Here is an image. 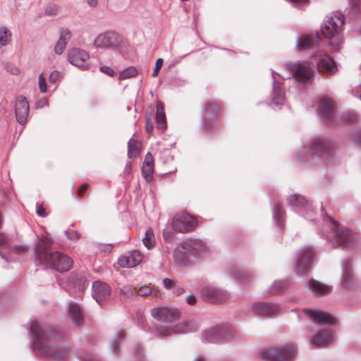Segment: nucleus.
Returning <instances> with one entry per match:
<instances>
[{
    "label": "nucleus",
    "instance_id": "bb28decb",
    "mask_svg": "<svg viewBox=\"0 0 361 361\" xmlns=\"http://www.w3.org/2000/svg\"><path fill=\"white\" fill-rule=\"evenodd\" d=\"M204 127L207 131H210L209 123L213 121V117L219 112V106L215 103H209L205 105Z\"/></svg>",
    "mask_w": 361,
    "mask_h": 361
},
{
    "label": "nucleus",
    "instance_id": "7ed1b4c3",
    "mask_svg": "<svg viewBox=\"0 0 361 361\" xmlns=\"http://www.w3.org/2000/svg\"><path fill=\"white\" fill-rule=\"evenodd\" d=\"M331 142L323 137H314L303 146L302 151L298 155L302 163H307L314 157L321 160L328 159L330 157Z\"/></svg>",
    "mask_w": 361,
    "mask_h": 361
},
{
    "label": "nucleus",
    "instance_id": "393cba45",
    "mask_svg": "<svg viewBox=\"0 0 361 361\" xmlns=\"http://www.w3.org/2000/svg\"><path fill=\"white\" fill-rule=\"evenodd\" d=\"M180 247L187 252L202 254L206 251L204 243L199 239H187L180 244Z\"/></svg>",
    "mask_w": 361,
    "mask_h": 361
},
{
    "label": "nucleus",
    "instance_id": "c756f323",
    "mask_svg": "<svg viewBox=\"0 0 361 361\" xmlns=\"http://www.w3.org/2000/svg\"><path fill=\"white\" fill-rule=\"evenodd\" d=\"M310 290L318 295H326L331 292L332 288L314 279H312L308 284Z\"/></svg>",
    "mask_w": 361,
    "mask_h": 361
},
{
    "label": "nucleus",
    "instance_id": "0eeeda50",
    "mask_svg": "<svg viewBox=\"0 0 361 361\" xmlns=\"http://www.w3.org/2000/svg\"><path fill=\"white\" fill-rule=\"evenodd\" d=\"M344 23V17L339 12H333L326 16L321 26V32L324 37L331 39L340 32Z\"/></svg>",
    "mask_w": 361,
    "mask_h": 361
},
{
    "label": "nucleus",
    "instance_id": "9d476101",
    "mask_svg": "<svg viewBox=\"0 0 361 361\" xmlns=\"http://www.w3.org/2000/svg\"><path fill=\"white\" fill-rule=\"evenodd\" d=\"M201 297L210 302H221L228 298L226 290L213 285H207L200 290Z\"/></svg>",
    "mask_w": 361,
    "mask_h": 361
},
{
    "label": "nucleus",
    "instance_id": "4468645a",
    "mask_svg": "<svg viewBox=\"0 0 361 361\" xmlns=\"http://www.w3.org/2000/svg\"><path fill=\"white\" fill-rule=\"evenodd\" d=\"M196 224V221L188 214H182L172 219L171 227L176 231L180 233L192 231Z\"/></svg>",
    "mask_w": 361,
    "mask_h": 361
},
{
    "label": "nucleus",
    "instance_id": "ddd939ff",
    "mask_svg": "<svg viewBox=\"0 0 361 361\" xmlns=\"http://www.w3.org/2000/svg\"><path fill=\"white\" fill-rule=\"evenodd\" d=\"M121 42L118 34L115 32H106L99 35L94 41V45L97 48L109 49L115 48Z\"/></svg>",
    "mask_w": 361,
    "mask_h": 361
},
{
    "label": "nucleus",
    "instance_id": "ea45409f",
    "mask_svg": "<svg viewBox=\"0 0 361 361\" xmlns=\"http://www.w3.org/2000/svg\"><path fill=\"white\" fill-rule=\"evenodd\" d=\"M118 264L123 268L135 267L134 263L132 262L128 253L121 256L118 259Z\"/></svg>",
    "mask_w": 361,
    "mask_h": 361
},
{
    "label": "nucleus",
    "instance_id": "a19ab883",
    "mask_svg": "<svg viewBox=\"0 0 361 361\" xmlns=\"http://www.w3.org/2000/svg\"><path fill=\"white\" fill-rule=\"evenodd\" d=\"M187 80L180 77H173L169 82V87L171 89H176L185 86L187 84Z\"/></svg>",
    "mask_w": 361,
    "mask_h": 361
},
{
    "label": "nucleus",
    "instance_id": "c9c22d12",
    "mask_svg": "<svg viewBox=\"0 0 361 361\" xmlns=\"http://www.w3.org/2000/svg\"><path fill=\"white\" fill-rule=\"evenodd\" d=\"M11 39V32L5 26L0 27V44L6 46L8 44Z\"/></svg>",
    "mask_w": 361,
    "mask_h": 361
},
{
    "label": "nucleus",
    "instance_id": "f03ea898",
    "mask_svg": "<svg viewBox=\"0 0 361 361\" xmlns=\"http://www.w3.org/2000/svg\"><path fill=\"white\" fill-rule=\"evenodd\" d=\"M50 244L51 242L47 238H38L36 241L33 258L37 265L49 264L52 269L61 273L68 271L73 265V260L59 252H48Z\"/></svg>",
    "mask_w": 361,
    "mask_h": 361
},
{
    "label": "nucleus",
    "instance_id": "6ab92c4d",
    "mask_svg": "<svg viewBox=\"0 0 361 361\" xmlns=\"http://www.w3.org/2000/svg\"><path fill=\"white\" fill-rule=\"evenodd\" d=\"M302 312L307 317L319 324L333 325L336 322L335 319L326 312L310 308H304Z\"/></svg>",
    "mask_w": 361,
    "mask_h": 361
},
{
    "label": "nucleus",
    "instance_id": "a878e982",
    "mask_svg": "<svg viewBox=\"0 0 361 361\" xmlns=\"http://www.w3.org/2000/svg\"><path fill=\"white\" fill-rule=\"evenodd\" d=\"M317 68L319 72L329 74H333L337 71V67L334 59L328 55H325L319 59Z\"/></svg>",
    "mask_w": 361,
    "mask_h": 361
},
{
    "label": "nucleus",
    "instance_id": "37998d69",
    "mask_svg": "<svg viewBox=\"0 0 361 361\" xmlns=\"http://www.w3.org/2000/svg\"><path fill=\"white\" fill-rule=\"evenodd\" d=\"M154 171V165H143L142 167V173L143 177L146 179L147 182L150 181L152 179V173Z\"/></svg>",
    "mask_w": 361,
    "mask_h": 361
},
{
    "label": "nucleus",
    "instance_id": "aec40b11",
    "mask_svg": "<svg viewBox=\"0 0 361 361\" xmlns=\"http://www.w3.org/2000/svg\"><path fill=\"white\" fill-rule=\"evenodd\" d=\"M29 102L23 96H19L16 99L15 114L18 123L20 125H25L29 116Z\"/></svg>",
    "mask_w": 361,
    "mask_h": 361
},
{
    "label": "nucleus",
    "instance_id": "864d4df0",
    "mask_svg": "<svg viewBox=\"0 0 361 361\" xmlns=\"http://www.w3.org/2000/svg\"><path fill=\"white\" fill-rule=\"evenodd\" d=\"M67 238L71 240H76L80 238V234L73 230H67L65 231Z\"/></svg>",
    "mask_w": 361,
    "mask_h": 361
},
{
    "label": "nucleus",
    "instance_id": "423d86ee",
    "mask_svg": "<svg viewBox=\"0 0 361 361\" xmlns=\"http://www.w3.org/2000/svg\"><path fill=\"white\" fill-rule=\"evenodd\" d=\"M286 69L298 83L302 85L308 84L314 74V70L308 61L288 63Z\"/></svg>",
    "mask_w": 361,
    "mask_h": 361
},
{
    "label": "nucleus",
    "instance_id": "0e129e2a",
    "mask_svg": "<svg viewBox=\"0 0 361 361\" xmlns=\"http://www.w3.org/2000/svg\"><path fill=\"white\" fill-rule=\"evenodd\" d=\"M146 131L148 134H151L153 132L154 127L152 121L149 118L146 120Z\"/></svg>",
    "mask_w": 361,
    "mask_h": 361
},
{
    "label": "nucleus",
    "instance_id": "20e7f679",
    "mask_svg": "<svg viewBox=\"0 0 361 361\" xmlns=\"http://www.w3.org/2000/svg\"><path fill=\"white\" fill-rule=\"evenodd\" d=\"M297 354V348L293 343H288L277 348L264 349L261 356L270 361H293Z\"/></svg>",
    "mask_w": 361,
    "mask_h": 361
},
{
    "label": "nucleus",
    "instance_id": "e2e57ef3",
    "mask_svg": "<svg viewBox=\"0 0 361 361\" xmlns=\"http://www.w3.org/2000/svg\"><path fill=\"white\" fill-rule=\"evenodd\" d=\"M36 212L37 214L41 217H45L47 216L45 209L42 205L37 206Z\"/></svg>",
    "mask_w": 361,
    "mask_h": 361
},
{
    "label": "nucleus",
    "instance_id": "a211bd4d",
    "mask_svg": "<svg viewBox=\"0 0 361 361\" xmlns=\"http://www.w3.org/2000/svg\"><path fill=\"white\" fill-rule=\"evenodd\" d=\"M111 293V287L108 283L100 281L92 283V295L99 305L110 298Z\"/></svg>",
    "mask_w": 361,
    "mask_h": 361
},
{
    "label": "nucleus",
    "instance_id": "473e14b6",
    "mask_svg": "<svg viewBox=\"0 0 361 361\" xmlns=\"http://www.w3.org/2000/svg\"><path fill=\"white\" fill-rule=\"evenodd\" d=\"M273 217L276 221V225L281 226L283 222V206L280 202H276L274 204L273 209Z\"/></svg>",
    "mask_w": 361,
    "mask_h": 361
},
{
    "label": "nucleus",
    "instance_id": "412c9836",
    "mask_svg": "<svg viewBox=\"0 0 361 361\" xmlns=\"http://www.w3.org/2000/svg\"><path fill=\"white\" fill-rule=\"evenodd\" d=\"M68 61L73 66L83 68L90 58L89 54L81 49L73 48L67 54Z\"/></svg>",
    "mask_w": 361,
    "mask_h": 361
},
{
    "label": "nucleus",
    "instance_id": "6e6d98bb",
    "mask_svg": "<svg viewBox=\"0 0 361 361\" xmlns=\"http://www.w3.org/2000/svg\"><path fill=\"white\" fill-rule=\"evenodd\" d=\"M234 275L236 278L240 279H246L249 277V274L241 269L236 270V271L234 272Z\"/></svg>",
    "mask_w": 361,
    "mask_h": 361
},
{
    "label": "nucleus",
    "instance_id": "7c9ffc66",
    "mask_svg": "<svg viewBox=\"0 0 361 361\" xmlns=\"http://www.w3.org/2000/svg\"><path fill=\"white\" fill-rule=\"evenodd\" d=\"M156 121L157 128L161 133L166 128V120L164 110V105L161 102L157 103Z\"/></svg>",
    "mask_w": 361,
    "mask_h": 361
},
{
    "label": "nucleus",
    "instance_id": "2f4dec72",
    "mask_svg": "<svg viewBox=\"0 0 361 361\" xmlns=\"http://www.w3.org/2000/svg\"><path fill=\"white\" fill-rule=\"evenodd\" d=\"M353 280L351 262L348 261L342 264V284L344 287H349Z\"/></svg>",
    "mask_w": 361,
    "mask_h": 361
},
{
    "label": "nucleus",
    "instance_id": "cd10ccee",
    "mask_svg": "<svg viewBox=\"0 0 361 361\" xmlns=\"http://www.w3.org/2000/svg\"><path fill=\"white\" fill-rule=\"evenodd\" d=\"M68 313L71 320L76 326H79L83 324L84 316L78 304H71L69 306Z\"/></svg>",
    "mask_w": 361,
    "mask_h": 361
},
{
    "label": "nucleus",
    "instance_id": "c03bdc74",
    "mask_svg": "<svg viewBox=\"0 0 361 361\" xmlns=\"http://www.w3.org/2000/svg\"><path fill=\"white\" fill-rule=\"evenodd\" d=\"M59 11V6L54 3L48 4L44 8V14L47 16H56Z\"/></svg>",
    "mask_w": 361,
    "mask_h": 361
},
{
    "label": "nucleus",
    "instance_id": "8fccbe9b",
    "mask_svg": "<svg viewBox=\"0 0 361 361\" xmlns=\"http://www.w3.org/2000/svg\"><path fill=\"white\" fill-rule=\"evenodd\" d=\"M152 292L150 287L147 286H141L137 290H135V295L145 297L149 295Z\"/></svg>",
    "mask_w": 361,
    "mask_h": 361
},
{
    "label": "nucleus",
    "instance_id": "2eb2a0df",
    "mask_svg": "<svg viewBox=\"0 0 361 361\" xmlns=\"http://www.w3.org/2000/svg\"><path fill=\"white\" fill-rule=\"evenodd\" d=\"M271 76L273 85V90L271 94V101L275 105L281 106L285 100V92L281 81L284 80L285 78H281V80L278 79L276 76L280 78L281 75L273 70L271 71Z\"/></svg>",
    "mask_w": 361,
    "mask_h": 361
},
{
    "label": "nucleus",
    "instance_id": "9b49d317",
    "mask_svg": "<svg viewBox=\"0 0 361 361\" xmlns=\"http://www.w3.org/2000/svg\"><path fill=\"white\" fill-rule=\"evenodd\" d=\"M334 109V102L331 98L324 97L320 99L317 114L322 121L326 125L332 123Z\"/></svg>",
    "mask_w": 361,
    "mask_h": 361
},
{
    "label": "nucleus",
    "instance_id": "5fc2aeb1",
    "mask_svg": "<svg viewBox=\"0 0 361 361\" xmlns=\"http://www.w3.org/2000/svg\"><path fill=\"white\" fill-rule=\"evenodd\" d=\"M329 44L332 50L335 52H337L339 51L341 49L342 40L336 39L335 42L331 41Z\"/></svg>",
    "mask_w": 361,
    "mask_h": 361
},
{
    "label": "nucleus",
    "instance_id": "1a4fd4ad",
    "mask_svg": "<svg viewBox=\"0 0 361 361\" xmlns=\"http://www.w3.org/2000/svg\"><path fill=\"white\" fill-rule=\"evenodd\" d=\"M288 204L293 211L302 214L306 219H310L314 209L310 203L304 197L298 194H293L288 199Z\"/></svg>",
    "mask_w": 361,
    "mask_h": 361
},
{
    "label": "nucleus",
    "instance_id": "6e6552de",
    "mask_svg": "<svg viewBox=\"0 0 361 361\" xmlns=\"http://www.w3.org/2000/svg\"><path fill=\"white\" fill-rule=\"evenodd\" d=\"M234 330L230 326H216L209 328L202 335L203 341L209 343H218L233 338Z\"/></svg>",
    "mask_w": 361,
    "mask_h": 361
},
{
    "label": "nucleus",
    "instance_id": "79ce46f5",
    "mask_svg": "<svg viewBox=\"0 0 361 361\" xmlns=\"http://www.w3.org/2000/svg\"><path fill=\"white\" fill-rule=\"evenodd\" d=\"M137 74V69L133 66L126 68L125 70L120 73V79H127L135 76Z\"/></svg>",
    "mask_w": 361,
    "mask_h": 361
},
{
    "label": "nucleus",
    "instance_id": "39448f33",
    "mask_svg": "<svg viewBox=\"0 0 361 361\" xmlns=\"http://www.w3.org/2000/svg\"><path fill=\"white\" fill-rule=\"evenodd\" d=\"M324 219L330 224L329 227L333 235L332 240L339 245L350 246L354 241L355 237L351 231L338 224L327 214H323Z\"/></svg>",
    "mask_w": 361,
    "mask_h": 361
},
{
    "label": "nucleus",
    "instance_id": "774afa93",
    "mask_svg": "<svg viewBox=\"0 0 361 361\" xmlns=\"http://www.w3.org/2000/svg\"><path fill=\"white\" fill-rule=\"evenodd\" d=\"M186 301L188 305H192L195 304L197 299L194 295L190 294L186 297Z\"/></svg>",
    "mask_w": 361,
    "mask_h": 361
},
{
    "label": "nucleus",
    "instance_id": "f8f14e48",
    "mask_svg": "<svg viewBox=\"0 0 361 361\" xmlns=\"http://www.w3.org/2000/svg\"><path fill=\"white\" fill-rule=\"evenodd\" d=\"M314 256L312 249L306 247L301 250L296 259L294 272L300 276H305L306 270L310 266Z\"/></svg>",
    "mask_w": 361,
    "mask_h": 361
},
{
    "label": "nucleus",
    "instance_id": "13d9d810",
    "mask_svg": "<svg viewBox=\"0 0 361 361\" xmlns=\"http://www.w3.org/2000/svg\"><path fill=\"white\" fill-rule=\"evenodd\" d=\"M78 283L79 286V288L81 290H84L87 286L86 276H82L79 279V281L78 282Z\"/></svg>",
    "mask_w": 361,
    "mask_h": 361
},
{
    "label": "nucleus",
    "instance_id": "338daca9",
    "mask_svg": "<svg viewBox=\"0 0 361 361\" xmlns=\"http://www.w3.org/2000/svg\"><path fill=\"white\" fill-rule=\"evenodd\" d=\"M154 165V163H153V157L152 156V154L148 152L146 156H145V161H144V163H143V165Z\"/></svg>",
    "mask_w": 361,
    "mask_h": 361
},
{
    "label": "nucleus",
    "instance_id": "e433bc0d",
    "mask_svg": "<svg viewBox=\"0 0 361 361\" xmlns=\"http://www.w3.org/2000/svg\"><path fill=\"white\" fill-rule=\"evenodd\" d=\"M125 338V332L123 331H119L117 332L116 335L114 338L111 343V349L113 353H116L118 351L119 345L121 344V341Z\"/></svg>",
    "mask_w": 361,
    "mask_h": 361
},
{
    "label": "nucleus",
    "instance_id": "4d7b16f0",
    "mask_svg": "<svg viewBox=\"0 0 361 361\" xmlns=\"http://www.w3.org/2000/svg\"><path fill=\"white\" fill-rule=\"evenodd\" d=\"M99 70L101 72L106 73L109 76H112L114 74V70L111 67L107 66H100Z\"/></svg>",
    "mask_w": 361,
    "mask_h": 361
},
{
    "label": "nucleus",
    "instance_id": "f257e3e1",
    "mask_svg": "<svg viewBox=\"0 0 361 361\" xmlns=\"http://www.w3.org/2000/svg\"><path fill=\"white\" fill-rule=\"evenodd\" d=\"M28 330L32 336L31 348L36 354L56 361L63 360L68 357L69 350L66 345L54 346L45 343L52 336L49 327H42L32 321L29 324Z\"/></svg>",
    "mask_w": 361,
    "mask_h": 361
},
{
    "label": "nucleus",
    "instance_id": "3c124183",
    "mask_svg": "<svg viewBox=\"0 0 361 361\" xmlns=\"http://www.w3.org/2000/svg\"><path fill=\"white\" fill-rule=\"evenodd\" d=\"M61 73L58 71H52L49 77V81L51 83L55 84L61 79Z\"/></svg>",
    "mask_w": 361,
    "mask_h": 361
},
{
    "label": "nucleus",
    "instance_id": "de8ad7c7",
    "mask_svg": "<svg viewBox=\"0 0 361 361\" xmlns=\"http://www.w3.org/2000/svg\"><path fill=\"white\" fill-rule=\"evenodd\" d=\"M38 85H39V88L40 92L42 93H45L47 90V85L46 78L44 76L43 73H41L39 75Z\"/></svg>",
    "mask_w": 361,
    "mask_h": 361
},
{
    "label": "nucleus",
    "instance_id": "a18cd8bd",
    "mask_svg": "<svg viewBox=\"0 0 361 361\" xmlns=\"http://www.w3.org/2000/svg\"><path fill=\"white\" fill-rule=\"evenodd\" d=\"M128 254L131 258L132 262L134 263L135 267H136L142 261L143 256L140 251L135 250L128 252Z\"/></svg>",
    "mask_w": 361,
    "mask_h": 361
},
{
    "label": "nucleus",
    "instance_id": "49530a36",
    "mask_svg": "<svg viewBox=\"0 0 361 361\" xmlns=\"http://www.w3.org/2000/svg\"><path fill=\"white\" fill-rule=\"evenodd\" d=\"M357 118V114L354 112L345 111L342 114V120L344 122H354Z\"/></svg>",
    "mask_w": 361,
    "mask_h": 361
},
{
    "label": "nucleus",
    "instance_id": "5701e85b",
    "mask_svg": "<svg viewBox=\"0 0 361 361\" xmlns=\"http://www.w3.org/2000/svg\"><path fill=\"white\" fill-rule=\"evenodd\" d=\"M333 341V333L330 330H322L312 338L310 343L314 348H325L330 345Z\"/></svg>",
    "mask_w": 361,
    "mask_h": 361
},
{
    "label": "nucleus",
    "instance_id": "58836bf2",
    "mask_svg": "<svg viewBox=\"0 0 361 361\" xmlns=\"http://www.w3.org/2000/svg\"><path fill=\"white\" fill-rule=\"evenodd\" d=\"M139 154V149L136 146L135 141L131 138L128 142V157L135 158Z\"/></svg>",
    "mask_w": 361,
    "mask_h": 361
},
{
    "label": "nucleus",
    "instance_id": "bf43d9fd",
    "mask_svg": "<svg viewBox=\"0 0 361 361\" xmlns=\"http://www.w3.org/2000/svg\"><path fill=\"white\" fill-rule=\"evenodd\" d=\"M172 289L173 293L176 294V295H180L185 293V289L182 286L177 284H175Z\"/></svg>",
    "mask_w": 361,
    "mask_h": 361
},
{
    "label": "nucleus",
    "instance_id": "680f3d73",
    "mask_svg": "<svg viewBox=\"0 0 361 361\" xmlns=\"http://www.w3.org/2000/svg\"><path fill=\"white\" fill-rule=\"evenodd\" d=\"M163 284L166 289L173 288L175 283L173 281L169 278H165L163 280Z\"/></svg>",
    "mask_w": 361,
    "mask_h": 361
},
{
    "label": "nucleus",
    "instance_id": "052dcab7",
    "mask_svg": "<svg viewBox=\"0 0 361 361\" xmlns=\"http://www.w3.org/2000/svg\"><path fill=\"white\" fill-rule=\"evenodd\" d=\"M294 6L300 7L308 3L309 0H288Z\"/></svg>",
    "mask_w": 361,
    "mask_h": 361
},
{
    "label": "nucleus",
    "instance_id": "72a5a7b5",
    "mask_svg": "<svg viewBox=\"0 0 361 361\" xmlns=\"http://www.w3.org/2000/svg\"><path fill=\"white\" fill-rule=\"evenodd\" d=\"M144 245L147 249H151L155 243L154 235L152 229L149 228L145 231V237L142 238Z\"/></svg>",
    "mask_w": 361,
    "mask_h": 361
},
{
    "label": "nucleus",
    "instance_id": "4be33fe9",
    "mask_svg": "<svg viewBox=\"0 0 361 361\" xmlns=\"http://www.w3.org/2000/svg\"><path fill=\"white\" fill-rule=\"evenodd\" d=\"M252 310L256 314L271 316L279 311L280 306L276 303L258 302L252 305Z\"/></svg>",
    "mask_w": 361,
    "mask_h": 361
},
{
    "label": "nucleus",
    "instance_id": "09e8293b",
    "mask_svg": "<svg viewBox=\"0 0 361 361\" xmlns=\"http://www.w3.org/2000/svg\"><path fill=\"white\" fill-rule=\"evenodd\" d=\"M352 140L357 146H361V128L355 130L351 135Z\"/></svg>",
    "mask_w": 361,
    "mask_h": 361
},
{
    "label": "nucleus",
    "instance_id": "603ef678",
    "mask_svg": "<svg viewBox=\"0 0 361 361\" xmlns=\"http://www.w3.org/2000/svg\"><path fill=\"white\" fill-rule=\"evenodd\" d=\"M163 63H164V61L161 58H159L157 61H156V63H155V68L152 73V76L153 78H155L158 75L159 73V71L161 69V68L163 66Z\"/></svg>",
    "mask_w": 361,
    "mask_h": 361
},
{
    "label": "nucleus",
    "instance_id": "dca6fc26",
    "mask_svg": "<svg viewBox=\"0 0 361 361\" xmlns=\"http://www.w3.org/2000/svg\"><path fill=\"white\" fill-rule=\"evenodd\" d=\"M152 317L159 322L171 323L179 317V312L176 309L167 307H158L151 310Z\"/></svg>",
    "mask_w": 361,
    "mask_h": 361
},
{
    "label": "nucleus",
    "instance_id": "f704fd0d",
    "mask_svg": "<svg viewBox=\"0 0 361 361\" xmlns=\"http://www.w3.org/2000/svg\"><path fill=\"white\" fill-rule=\"evenodd\" d=\"M288 283L287 281L274 282L269 288L270 293L278 294L282 293L287 288Z\"/></svg>",
    "mask_w": 361,
    "mask_h": 361
},
{
    "label": "nucleus",
    "instance_id": "b1692460",
    "mask_svg": "<svg viewBox=\"0 0 361 361\" xmlns=\"http://www.w3.org/2000/svg\"><path fill=\"white\" fill-rule=\"evenodd\" d=\"M317 41L307 35H303L297 38L295 48L298 52H306L317 49Z\"/></svg>",
    "mask_w": 361,
    "mask_h": 361
},
{
    "label": "nucleus",
    "instance_id": "69168bd1",
    "mask_svg": "<svg viewBox=\"0 0 361 361\" xmlns=\"http://www.w3.org/2000/svg\"><path fill=\"white\" fill-rule=\"evenodd\" d=\"M80 358L83 361H100L97 357L90 354L85 355L84 356H80Z\"/></svg>",
    "mask_w": 361,
    "mask_h": 361
},
{
    "label": "nucleus",
    "instance_id": "c85d7f7f",
    "mask_svg": "<svg viewBox=\"0 0 361 361\" xmlns=\"http://www.w3.org/2000/svg\"><path fill=\"white\" fill-rule=\"evenodd\" d=\"M61 36L56 42L54 51L57 54H61L65 49L68 41L71 39V32L68 28H61L60 30Z\"/></svg>",
    "mask_w": 361,
    "mask_h": 361
},
{
    "label": "nucleus",
    "instance_id": "4c0bfd02",
    "mask_svg": "<svg viewBox=\"0 0 361 361\" xmlns=\"http://www.w3.org/2000/svg\"><path fill=\"white\" fill-rule=\"evenodd\" d=\"M119 293L127 298H131L135 295V288L132 285L127 284L118 288Z\"/></svg>",
    "mask_w": 361,
    "mask_h": 361
},
{
    "label": "nucleus",
    "instance_id": "f3484780",
    "mask_svg": "<svg viewBox=\"0 0 361 361\" xmlns=\"http://www.w3.org/2000/svg\"><path fill=\"white\" fill-rule=\"evenodd\" d=\"M197 326L192 322H182L173 328L162 327L157 330V334L161 337H166L173 334H188L195 331Z\"/></svg>",
    "mask_w": 361,
    "mask_h": 361
}]
</instances>
